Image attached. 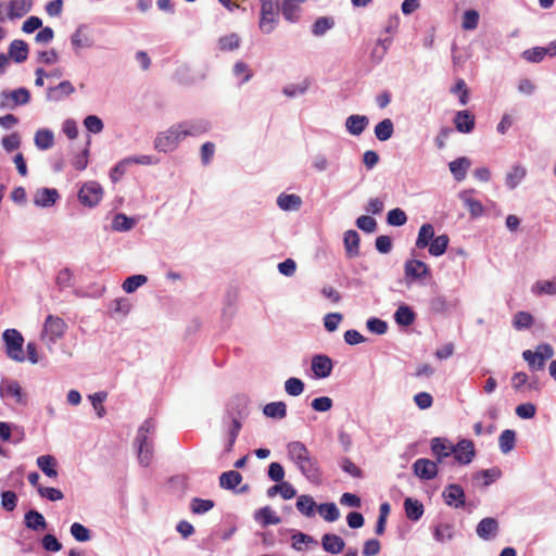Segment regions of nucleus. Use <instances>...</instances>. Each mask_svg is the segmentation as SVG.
Listing matches in <instances>:
<instances>
[{
  "instance_id": "obj_56",
  "label": "nucleus",
  "mask_w": 556,
  "mask_h": 556,
  "mask_svg": "<svg viewBox=\"0 0 556 556\" xmlns=\"http://www.w3.org/2000/svg\"><path fill=\"white\" fill-rule=\"evenodd\" d=\"M407 222V216L405 214V212L401 208H393L391 211H389L388 215H387V223L391 226H396V227H400V226H403L405 225Z\"/></svg>"
},
{
  "instance_id": "obj_2",
  "label": "nucleus",
  "mask_w": 556,
  "mask_h": 556,
  "mask_svg": "<svg viewBox=\"0 0 556 556\" xmlns=\"http://www.w3.org/2000/svg\"><path fill=\"white\" fill-rule=\"evenodd\" d=\"M155 431L156 424L152 418L146 419L137 430L134 447L137 452L138 462L142 467H148L152 463Z\"/></svg>"
},
{
  "instance_id": "obj_62",
  "label": "nucleus",
  "mask_w": 556,
  "mask_h": 556,
  "mask_svg": "<svg viewBox=\"0 0 556 556\" xmlns=\"http://www.w3.org/2000/svg\"><path fill=\"white\" fill-rule=\"evenodd\" d=\"M312 408L318 413H326L333 406V401L329 396H319L312 401Z\"/></svg>"
},
{
  "instance_id": "obj_11",
  "label": "nucleus",
  "mask_w": 556,
  "mask_h": 556,
  "mask_svg": "<svg viewBox=\"0 0 556 556\" xmlns=\"http://www.w3.org/2000/svg\"><path fill=\"white\" fill-rule=\"evenodd\" d=\"M476 456L475 444L471 440L463 439L454 445V460L468 465Z\"/></svg>"
},
{
  "instance_id": "obj_63",
  "label": "nucleus",
  "mask_w": 556,
  "mask_h": 556,
  "mask_svg": "<svg viewBox=\"0 0 556 556\" xmlns=\"http://www.w3.org/2000/svg\"><path fill=\"white\" fill-rule=\"evenodd\" d=\"M367 329L376 334H384L388 330V324L379 318L371 317L366 321Z\"/></svg>"
},
{
  "instance_id": "obj_8",
  "label": "nucleus",
  "mask_w": 556,
  "mask_h": 556,
  "mask_svg": "<svg viewBox=\"0 0 556 556\" xmlns=\"http://www.w3.org/2000/svg\"><path fill=\"white\" fill-rule=\"evenodd\" d=\"M102 187L96 181L86 182L78 192L79 202L86 206H96L102 199Z\"/></svg>"
},
{
  "instance_id": "obj_51",
  "label": "nucleus",
  "mask_w": 556,
  "mask_h": 556,
  "mask_svg": "<svg viewBox=\"0 0 556 556\" xmlns=\"http://www.w3.org/2000/svg\"><path fill=\"white\" fill-rule=\"evenodd\" d=\"M240 46V38L237 34L232 33L223 36L218 40V47L223 51H233Z\"/></svg>"
},
{
  "instance_id": "obj_9",
  "label": "nucleus",
  "mask_w": 556,
  "mask_h": 556,
  "mask_svg": "<svg viewBox=\"0 0 556 556\" xmlns=\"http://www.w3.org/2000/svg\"><path fill=\"white\" fill-rule=\"evenodd\" d=\"M65 330L66 324L62 318L49 315L43 325V338L50 343H55L63 337Z\"/></svg>"
},
{
  "instance_id": "obj_14",
  "label": "nucleus",
  "mask_w": 556,
  "mask_h": 556,
  "mask_svg": "<svg viewBox=\"0 0 556 556\" xmlns=\"http://www.w3.org/2000/svg\"><path fill=\"white\" fill-rule=\"evenodd\" d=\"M413 470L422 480L433 479L438 472L437 463L428 458L417 459L413 465Z\"/></svg>"
},
{
  "instance_id": "obj_35",
  "label": "nucleus",
  "mask_w": 556,
  "mask_h": 556,
  "mask_svg": "<svg viewBox=\"0 0 556 556\" xmlns=\"http://www.w3.org/2000/svg\"><path fill=\"white\" fill-rule=\"evenodd\" d=\"M255 520L260 522L263 527H267L270 525L280 523L281 519L276 515V513L269 507L265 506L255 513Z\"/></svg>"
},
{
  "instance_id": "obj_38",
  "label": "nucleus",
  "mask_w": 556,
  "mask_h": 556,
  "mask_svg": "<svg viewBox=\"0 0 556 556\" xmlns=\"http://www.w3.org/2000/svg\"><path fill=\"white\" fill-rule=\"evenodd\" d=\"M394 320L400 326H410L415 321V313L407 305H401L394 313Z\"/></svg>"
},
{
  "instance_id": "obj_55",
  "label": "nucleus",
  "mask_w": 556,
  "mask_h": 556,
  "mask_svg": "<svg viewBox=\"0 0 556 556\" xmlns=\"http://www.w3.org/2000/svg\"><path fill=\"white\" fill-rule=\"evenodd\" d=\"M533 293L541 294H556V282L549 280H540L532 287Z\"/></svg>"
},
{
  "instance_id": "obj_21",
  "label": "nucleus",
  "mask_w": 556,
  "mask_h": 556,
  "mask_svg": "<svg viewBox=\"0 0 556 556\" xmlns=\"http://www.w3.org/2000/svg\"><path fill=\"white\" fill-rule=\"evenodd\" d=\"M321 546L325 552L338 555L344 549L345 542L337 534L326 533L321 536Z\"/></svg>"
},
{
  "instance_id": "obj_61",
  "label": "nucleus",
  "mask_w": 556,
  "mask_h": 556,
  "mask_svg": "<svg viewBox=\"0 0 556 556\" xmlns=\"http://www.w3.org/2000/svg\"><path fill=\"white\" fill-rule=\"evenodd\" d=\"M84 126L88 131L92 134H100L104 128L102 119L97 115H88L84 119Z\"/></svg>"
},
{
  "instance_id": "obj_53",
  "label": "nucleus",
  "mask_w": 556,
  "mask_h": 556,
  "mask_svg": "<svg viewBox=\"0 0 556 556\" xmlns=\"http://www.w3.org/2000/svg\"><path fill=\"white\" fill-rule=\"evenodd\" d=\"M533 324V317L528 312H518L513 319V325L517 330L528 329Z\"/></svg>"
},
{
  "instance_id": "obj_36",
  "label": "nucleus",
  "mask_w": 556,
  "mask_h": 556,
  "mask_svg": "<svg viewBox=\"0 0 556 556\" xmlns=\"http://www.w3.org/2000/svg\"><path fill=\"white\" fill-rule=\"evenodd\" d=\"M434 237V228L431 224H424L418 231V236L416 239V248L425 249L430 245L432 239Z\"/></svg>"
},
{
  "instance_id": "obj_57",
  "label": "nucleus",
  "mask_w": 556,
  "mask_h": 556,
  "mask_svg": "<svg viewBox=\"0 0 556 556\" xmlns=\"http://www.w3.org/2000/svg\"><path fill=\"white\" fill-rule=\"evenodd\" d=\"M309 87L308 80H304L301 84H291L283 88V94L289 98H295L304 94Z\"/></svg>"
},
{
  "instance_id": "obj_54",
  "label": "nucleus",
  "mask_w": 556,
  "mask_h": 556,
  "mask_svg": "<svg viewBox=\"0 0 556 556\" xmlns=\"http://www.w3.org/2000/svg\"><path fill=\"white\" fill-rule=\"evenodd\" d=\"M522 357L532 370H542L545 367V361H541L535 351L526 350L522 353Z\"/></svg>"
},
{
  "instance_id": "obj_59",
  "label": "nucleus",
  "mask_w": 556,
  "mask_h": 556,
  "mask_svg": "<svg viewBox=\"0 0 556 556\" xmlns=\"http://www.w3.org/2000/svg\"><path fill=\"white\" fill-rule=\"evenodd\" d=\"M38 493L41 497L47 498L51 502H58L63 500L64 497L63 492L55 488L38 485Z\"/></svg>"
},
{
  "instance_id": "obj_13",
  "label": "nucleus",
  "mask_w": 556,
  "mask_h": 556,
  "mask_svg": "<svg viewBox=\"0 0 556 556\" xmlns=\"http://www.w3.org/2000/svg\"><path fill=\"white\" fill-rule=\"evenodd\" d=\"M187 137H199L211 129V123L204 118L188 119L179 123Z\"/></svg>"
},
{
  "instance_id": "obj_31",
  "label": "nucleus",
  "mask_w": 556,
  "mask_h": 556,
  "mask_svg": "<svg viewBox=\"0 0 556 556\" xmlns=\"http://www.w3.org/2000/svg\"><path fill=\"white\" fill-rule=\"evenodd\" d=\"M34 142L37 149L48 150L54 144V134L52 130L42 128L36 131Z\"/></svg>"
},
{
  "instance_id": "obj_3",
  "label": "nucleus",
  "mask_w": 556,
  "mask_h": 556,
  "mask_svg": "<svg viewBox=\"0 0 556 556\" xmlns=\"http://www.w3.org/2000/svg\"><path fill=\"white\" fill-rule=\"evenodd\" d=\"M185 139V132L182 131L179 123H177L172 125L165 131L157 134L154 140V149L159 152L168 153L174 151Z\"/></svg>"
},
{
  "instance_id": "obj_26",
  "label": "nucleus",
  "mask_w": 556,
  "mask_h": 556,
  "mask_svg": "<svg viewBox=\"0 0 556 556\" xmlns=\"http://www.w3.org/2000/svg\"><path fill=\"white\" fill-rule=\"evenodd\" d=\"M431 451L440 463L444 457L452 454V443L447 439L433 438L431 440Z\"/></svg>"
},
{
  "instance_id": "obj_37",
  "label": "nucleus",
  "mask_w": 556,
  "mask_h": 556,
  "mask_svg": "<svg viewBox=\"0 0 556 556\" xmlns=\"http://www.w3.org/2000/svg\"><path fill=\"white\" fill-rule=\"evenodd\" d=\"M375 136L379 141L389 140L394 132V125L390 118H384L375 126Z\"/></svg>"
},
{
  "instance_id": "obj_22",
  "label": "nucleus",
  "mask_w": 556,
  "mask_h": 556,
  "mask_svg": "<svg viewBox=\"0 0 556 556\" xmlns=\"http://www.w3.org/2000/svg\"><path fill=\"white\" fill-rule=\"evenodd\" d=\"M28 52V45L25 41L14 39L9 46L8 56L16 63H23L27 60Z\"/></svg>"
},
{
  "instance_id": "obj_41",
  "label": "nucleus",
  "mask_w": 556,
  "mask_h": 556,
  "mask_svg": "<svg viewBox=\"0 0 556 556\" xmlns=\"http://www.w3.org/2000/svg\"><path fill=\"white\" fill-rule=\"evenodd\" d=\"M316 503L309 495H300L296 501V509L306 517L315 515Z\"/></svg>"
},
{
  "instance_id": "obj_10",
  "label": "nucleus",
  "mask_w": 556,
  "mask_h": 556,
  "mask_svg": "<svg viewBox=\"0 0 556 556\" xmlns=\"http://www.w3.org/2000/svg\"><path fill=\"white\" fill-rule=\"evenodd\" d=\"M333 363L331 358L324 354H317L312 357L311 369L316 379H325L331 375Z\"/></svg>"
},
{
  "instance_id": "obj_50",
  "label": "nucleus",
  "mask_w": 556,
  "mask_h": 556,
  "mask_svg": "<svg viewBox=\"0 0 556 556\" xmlns=\"http://www.w3.org/2000/svg\"><path fill=\"white\" fill-rule=\"evenodd\" d=\"M304 382L299 379L291 377L285 381V391L291 396H299L304 392Z\"/></svg>"
},
{
  "instance_id": "obj_1",
  "label": "nucleus",
  "mask_w": 556,
  "mask_h": 556,
  "mask_svg": "<svg viewBox=\"0 0 556 556\" xmlns=\"http://www.w3.org/2000/svg\"><path fill=\"white\" fill-rule=\"evenodd\" d=\"M287 455L298 470L311 482L320 480V468L318 460L313 457L306 445L300 441H292L287 444Z\"/></svg>"
},
{
  "instance_id": "obj_40",
  "label": "nucleus",
  "mask_w": 556,
  "mask_h": 556,
  "mask_svg": "<svg viewBox=\"0 0 556 556\" xmlns=\"http://www.w3.org/2000/svg\"><path fill=\"white\" fill-rule=\"evenodd\" d=\"M136 225V220L126 216L123 213H118L114 216L112 222V229L119 232L129 231Z\"/></svg>"
},
{
  "instance_id": "obj_5",
  "label": "nucleus",
  "mask_w": 556,
  "mask_h": 556,
  "mask_svg": "<svg viewBox=\"0 0 556 556\" xmlns=\"http://www.w3.org/2000/svg\"><path fill=\"white\" fill-rule=\"evenodd\" d=\"M30 100L28 89L21 87L14 90H3L0 93V108L13 110L17 105L27 104Z\"/></svg>"
},
{
  "instance_id": "obj_29",
  "label": "nucleus",
  "mask_w": 556,
  "mask_h": 556,
  "mask_svg": "<svg viewBox=\"0 0 556 556\" xmlns=\"http://www.w3.org/2000/svg\"><path fill=\"white\" fill-rule=\"evenodd\" d=\"M344 248L348 257H356L359 254V236L355 230L344 232Z\"/></svg>"
},
{
  "instance_id": "obj_34",
  "label": "nucleus",
  "mask_w": 556,
  "mask_h": 556,
  "mask_svg": "<svg viewBox=\"0 0 556 556\" xmlns=\"http://www.w3.org/2000/svg\"><path fill=\"white\" fill-rule=\"evenodd\" d=\"M303 2L304 0H283L281 5L283 17L291 23L296 22L300 4Z\"/></svg>"
},
{
  "instance_id": "obj_17",
  "label": "nucleus",
  "mask_w": 556,
  "mask_h": 556,
  "mask_svg": "<svg viewBox=\"0 0 556 556\" xmlns=\"http://www.w3.org/2000/svg\"><path fill=\"white\" fill-rule=\"evenodd\" d=\"M224 424L227 427V435H228V440L225 444V451L230 452L232 450L236 439L242 428V424H241L240 418L236 417L233 415H229L224 420Z\"/></svg>"
},
{
  "instance_id": "obj_44",
  "label": "nucleus",
  "mask_w": 556,
  "mask_h": 556,
  "mask_svg": "<svg viewBox=\"0 0 556 556\" xmlns=\"http://www.w3.org/2000/svg\"><path fill=\"white\" fill-rule=\"evenodd\" d=\"M147 281H148V277L144 275H141V274L132 275V276L127 277L124 280L122 288L126 293H134L138 288L143 286Z\"/></svg>"
},
{
  "instance_id": "obj_24",
  "label": "nucleus",
  "mask_w": 556,
  "mask_h": 556,
  "mask_svg": "<svg viewBox=\"0 0 556 556\" xmlns=\"http://www.w3.org/2000/svg\"><path fill=\"white\" fill-rule=\"evenodd\" d=\"M369 119L365 115H350L345 121L346 130L353 136H359L368 126Z\"/></svg>"
},
{
  "instance_id": "obj_43",
  "label": "nucleus",
  "mask_w": 556,
  "mask_h": 556,
  "mask_svg": "<svg viewBox=\"0 0 556 556\" xmlns=\"http://www.w3.org/2000/svg\"><path fill=\"white\" fill-rule=\"evenodd\" d=\"M319 515L328 522L337 521L340 518V510L334 503H325L317 506Z\"/></svg>"
},
{
  "instance_id": "obj_45",
  "label": "nucleus",
  "mask_w": 556,
  "mask_h": 556,
  "mask_svg": "<svg viewBox=\"0 0 556 556\" xmlns=\"http://www.w3.org/2000/svg\"><path fill=\"white\" fill-rule=\"evenodd\" d=\"M334 26V22L331 17H318L312 25V33L314 36H324L329 29Z\"/></svg>"
},
{
  "instance_id": "obj_48",
  "label": "nucleus",
  "mask_w": 556,
  "mask_h": 556,
  "mask_svg": "<svg viewBox=\"0 0 556 556\" xmlns=\"http://www.w3.org/2000/svg\"><path fill=\"white\" fill-rule=\"evenodd\" d=\"M471 166V161L468 157H458L454 160V179L462 181L466 178V173Z\"/></svg>"
},
{
  "instance_id": "obj_49",
  "label": "nucleus",
  "mask_w": 556,
  "mask_h": 556,
  "mask_svg": "<svg viewBox=\"0 0 556 556\" xmlns=\"http://www.w3.org/2000/svg\"><path fill=\"white\" fill-rule=\"evenodd\" d=\"M214 507V502L212 500H203L199 497H194L191 500L190 509L193 514L203 515L210 511Z\"/></svg>"
},
{
  "instance_id": "obj_33",
  "label": "nucleus",
  "mask_w": 556,
  "mask_h": 556,
  "mask_svg": "<svg viewBox=\"0 0 556 556\" xmlns=\"http://www.w3.org/2000/svg\"><path fill=\"white\" fill-rule=\"evenodd\" d=\"M37 466L39 469L49 478H56L58 471L55 469L56 467V459L52 455H41L36 460Z\"/></svg>"
},
{
  "instance_id": "obj_28",
  "label": "nucleus",
  "mask_w": 556,
  "mask_h": 556,
  "mask_svg": "<svg viewBox=\"0 0 556 556\" xmlns=\"http://www.w3.org/2000/svg\"><path fill=\"white\" fill-rule=\"evenodd\" d=\"M86 26L80 25L71 36V45L75 52L84 48H91L93 42L92 40L85 34Z\"/></svg>"
},
{
  "instance_id": "obj_19",
  "label": "nucleus",
  "mask_w": 556,
  "mask_h": 556,
  "mask_svg": "<svg viewBox=\"0 0 556 556\" xmlns=\"http://www.w3.org/2000/svg\"><path fill=\"white\" fill-rule=\"evenodd\" d=\"M429 275L428 266L418 260H409L405 263V277L409 280H418Z\"/></svg>"
},
{
  "instance_id": "obj_20",
  "label": "nucleus",
  "mask_w": 556,
  "mask_h": 556,
  "mask_svg": "<svg viewBox=\"0 0 556 556\" xmlns=\"http://www.w3.org/2000/svg\"><path fill=\"white\" fill-rule=\"evenodd\" d=\"M475 192L476 191L473 189H469V190L462 191L458 194V198L463 201L464 205L470 212L471 217H478V216L482 215V213H483V205L481 204V202L479 200H477L473 197Z\"/></svg>"
},
{
  "instance_id": "obj_46",
  "label": "nucleus",
  "mask_w": 556,
  "mask_h": 556,
  "mask_svg": "<svg viewBox=\"0 0 556 556\" xmlns=\"http://www.w3.org/2000/svg\"><path fill=\"white\" fill-rule=\"evenodd\" d=\"M515 443H516V433L514 430L506 429L501 433V435L498 438V444H500V448L503 453L506 454V453L510 452L514 448Z\"/></svg>"
},
{
  "instance_id": "obj_6",
  "label": "nucleus",
  "mask_w": 556,
  "mask_h": 556,
  "mask_svg": "<svg viewBox=\"0 0 556 556\" xmlns=\"http://www.w3.org/2000/svg\"><path fill=\"white\" fill-rule=\"evenodd\" d=\"M0 396L11 399L14 404L25 405L27 395L16 380H2L0 383Z\"/></svg>"
},
{
  "instance_id": "obj_64",
  "label": "nucleus",
  "mask_w": 556,
  "mask_h": 556,
  "mask_svg": "<svg viewBox=\"0 0 556 556\" xmlns=\"http://www.w3.org/2000/svg\"><path fill=\"white\" fill-rule=\"evenodd\" d=\"M356 226L365 232H374L377 228V222L374 217L362 215L356 219Z\"/></svg>"
},
{
  "instance_id": "obj_47",
  "label": "nucleus",
  "mask_w": 556,
  "mask_h": 556,
  "mask_svg": "<svg viewBox=\"0 0 556 556\" xmlns=\"http://www.w3.org/2000/svg\"><path fill=\"white\" fill-rule=\"evenodd\" d=\"M232 73L237 78H240V86L248 83L253 76L252 71L249 68V65L242 61H238L235 63L232 67Z\"/></svg>"
},
{
  "instance_id": "obj_25",
  "label": "nucleus",
  "mask_w": 556,
  "mask_h": 556,
  "mask_svg": "<svg viewBox=\"0 0 556 556\" xmlns=\"http://www.w3.org/2000/svg\"><path fill=\"white\" fill-rule=\"evenodd\" d=\"M24 522L26 528L33 531H43L47 528L43 515L35 509H30L25 514Z\"/></svg>"
},
{
  "instance_id": "obj_39",
  "label": "nucleus",
  "mask_w": 556,
  "mask_h": 556,
  "mask_svg": "<svg viewBox=\"0 0 556 556\" xmlns=\"http://www.w3.org/2000/svg\"><path fill=\"white\" fill-rule=\"evenodd\" d=\"M242 481V476L236 470L223 472L219 477V484L223 489L233 490Z\"/></svg>"
},
{
  "instance_id": "obj_15",
  "label": "nucleus",
  "mask_w": 556,
  "mask_h": 556,
  "mask_svg": "<svg viewBox=\"0 0 556 556\" xmlns=\"http://www.w3.org/2000/svg\"><path fill=\"white\" fill-rule=\"evenodd\" d=\"M475 126L476 116L471 112L463 110L455 114L454 127L457 131L462 134H469L475 129Z\"/></svg>"
},
{
  "instance_id": "obj_18",
  "label": "nucleus",
  "mask_w": 556,
  "mask_h": 556,
  "mask_svg": "<svg viewBox=\"0 0 556 556\" xmlns=\"http://www.w3.org/2000/svg\"><path fill=\"white\" fill-rule=\"evenodd\" d=\"M498 528V522L495 518L486 517L480 520L476 532L480 539L488 541L496 536Z\"/></svg>"
},
{
  "instance_id": "obj_58",
  "label": "nucleus",
  "mask_w": 556,
  "mask_h": 556,
  "mask_svg": "<svg viewBox=\"0 0 556 556\" xmlns=\"http://www.w3.org/2000/svg\"><path fill=\"white\" fill-rule=\"evenodd\" d=\"M479 17V13L476 10H467L463 15L462 27L465 30H472L477 28Z\"/></svg>"
},
{
  "instance_id": "obj_42",
  "label": "nucleus",
  "mask_w": 556,
  "mask_h": 556,
  "mask_svg": "<svg viewBox=\"0 0 556 556\" xmlns=\"http://www.w3.org/2000/svg\"><path fill=\"white\" fill-rule=\"evenodd\" d=\"M450 238L447 235H441L438 237H433L429 248V253L432 256H440L442 255L447 247H448Z\"/></svg>"
},
{
  "instance_id": "obj_4",
  "label": "nucleus",
  "mask_w": 556,
  "mask_h": 556,
  "mask_svg": "<svg viewBox=\"0 0 556 556\" xmlns=\"http://www.w3.org/2000/svg\"><path fill=\"white\" fill-rule=\"evenodd\" d=\"M5 343L7 354L10 358L16 362H24L25 355L23 352L24 338L16 329H7L2 334Z\"/></svg>"
},
{
  "instance_id": "obj_60",
  "label": "nucleus",
  "mask_w": 556,
  "mask_h": 556,
  "mask_svg": "<svg viewBox=\"0 0 556 556\" xmlns=\"http://www.w3.org/2000/svg\"><path fill=\"white\" fill-rule=\"evenodd\" d=\"M17 505V495L13 491H3L1 493V507L7 511H13Z\"/></svg>"
},
{
  "instance_id": "obj_27",
  "label": "nucleus",
  "mask_w": 556,
  "mask_h": 556,
  "mask_svg": "<svg viewBox=\"0 0 556 556\" xmlns=\"http://www.w3.org/2000/svg\"><path fill=\"white\" fill-rule=\"evenodd\" d=\"M277 205L282 211H298L302 205V199L300 195L294 193H281L277 198Z\"/></svg>"
},
{
  "instance_id": "obj_32",
  "label": "nucleus",
  "mask_w": 556,
  "mask_h": 556,
  "mask_svg": "<svg viewBox=\"0 0 556 556\" xmlns=\"http://www.w3.org/2000/svg\"><path fill=\"white\" fill-rule=\"evenodd\" d=\"M404 509L407 518L412 521H418L424 515V505L412 497L405 498Z\"/></svg>"
},
{
  "instance_id": "obj_30",
  "label": "nucleus",
  "mask_w": 556,
  "mask_h": 556,
  "mask_svg": "<svg viewBox=\"0 0 556 556\" xmlns=\"http://www.w3.org/2000/svg\"><path fill=\"white\" fill-rule=\"evenodd\" d=\"M267 418L281 420L287 416V404L282 401L270 402L263 407Z\"/></svg>"
},
{
  "instance_id": "obj_52",
  "label": "nucleus",
  "mask_w": 556,
  "mask_h": 556,
  "mask_svg": "<svg viewBox=\"0 0 556 556\" xmlns=\"http://www.w3.org/2000/svg\"><path fill=\"white\" fill-rule=\"evenodd\" d=\"M70 532L78 542H88L91 539L90 530L79 522H74L71 526Z\"/></svg>"
},
{
  "instance_id": "obj_23",
  "label": "nucleus",
  "mask_w": 556,
  "mask_h": 556,
  "mask_svg": "<svg viewBox=\"0 0 556 556\" xmlns=\"http://www.w3.org/2000/svg\"><path fill=\"white\" fill-rule=\"evenodd\" d=\"M7 4L9 20H16L23 17L31 10L33 0H10Z\"/></svg>"
},
{
  "instance_id": "obj_16",
  "label": "nucleus",
  "mask_w": 556,
  "mask_h": 556,
  "mask_svg": "<svg viewBox=\"0 0 556 556\" xmlns=\"http://www.w3.org/2000/svg\"><path fill=\"white\" fill-rule=\"evenodd\" d=\"M75 92V87L70 80H63L54 87L47 89V100L49 101H61L66 97H70Z\"/></svg>"
},
{
  "instance_id": "obj_7",
  "label": "nucleus",
  "mask_w": 556,
  "mask_h": 556,
  "mask_svg": "<svg viewBox=\"0 0 556 556\" xmlns=\"http://www.w3.org/2000/svg\"><path fill=\"white\" fill-rule=\"evenodd\" d=\"M279 5L261 4L258 27L263 34H270L277 26Z\"/></svg>"
},
{
  "instance_id": "obj_12",
  "label": "nucleus",
  "mask_w": 556,
  "mask_h": 556,
  "mask_svg": "<svg viewBox=\"0 0 556 556\" xmlns=\"http://www.w3.org/2000/svg\"><path fill=\"white\" fill-rule=\"evenodd\" d=\"M60 194L54 188H39L34 192L33 201L38 207L48 208L53 206L59 200Z\"/></svg>"
}]
</instances>
